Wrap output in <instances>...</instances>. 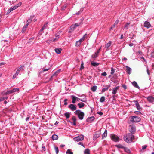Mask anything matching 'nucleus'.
Returning <instances> with one entry per match:
<instances>
[{"mask_svg": "<svg viewBox=\"0 0 154 154\" xmlns=\"http://www.w3.org/2000/svg\"><path fill=\"white\" fill-rule=\"evenodd\" d=\"M147 147V146L146 145H143L142 146V149H146Z\"/></svg>", "mask_w": 154, "mask_h": 154, "instance_id": "6e6d98bb", "label": "nucleus"}, {"mask_svg": "<svg viewBox=\"0 0 154 154\" xmlns=\"http://www.w3.org/2000/svg\"><path fill=\"white\" fill-rule=\"evenodd\" d=\"M101 75L103 76H105L107 75V74L106 72H104L103 73H102L101 74Z\"/></svg>", "mask_w": 154, "mask_h": 154, "instance_id": "603ef678", "label": "nucleus"}, {"mask_svg": "<svg viewBox=\"0 0 154 154\" xmlns=\"http://www.w3.org/2000/svg\"><path fill=\"white\" fill-rule=\"evenodd\" d=\"M141 120L140 118L138 116H133L131 117L130 121L131 122H140Z\"/></svg>", "mask_w": 154, "mask_h": 154, "instance_id": "7ed1b4c3", "label": "nucleus"}, {"mask_svg": "<svg viewBox=\"0 0 154 154\" xmlns=\"http://www.w3.org/2000/svg\"><path fill=\"white\" fill-rule=\"evenodd\" d=\"M119 88V86H117L116 87H115L112 89V93L113 94H115L117 92Z\"/></svg>", "mask_w": 154, "mask_h": 154, "instance_id": "ddd939ff", "label": "nucleus"}, {"mask_svg": "<svg viewBox=\"0 0 154 154\" xmlns=\"http://www.w3.org/2000/svg\"><path fill=\"white\" fill-rule=\"evenodd\" d=\"M101 47L96 52L97 53L99 54V53L100 52V50H101Z\"/></svg>", "mask_w": 154, "mask_h": 154, "instance_id": "052dcab7", "label": "nucleus"}, {"mask_svg": "<svg viewBox=\"0 0 154 154\" xmlns=\"http://www.w3.org/2000/svg\"><path fill=\"white\" fill-rule=\"evenodd\" d=\"M111 139L114 141L118 142L119 141V138L118 136L114 134H112L111 135Z\"/></svg>", "mask_w": 154, "mask_h": 154, "instance_id": "20e7f679", "label": "nucleus"}, {"mask_svg": "<svg viewBox=\"0 0 154 154\" xmlns=\"http://www.w3.org/2000/svg\"><path fill=\"white\" fill-rule=\"evenodd\" d=\"M122 87H123V88H124L125 89L127 88V86L126 85H123Z\"/></svg>", "mask_w": 154, "mask_h": 154, "instance_id": "13d9d810", "label": "nucleus"}, {"mask_svg": "<svg viewBox=\"0 0 154 154\" xmlns=\"http://www.w3.org/2000/svg\"><path fill=\"white\" fill-rule=\"evenodd\" d=\"M81 44V43L79 41L76 42L75 45L76 46H79Z\"/></svg>", "mask_w": 154, "mask_h": 154, "instance_id": "c03bdc74", "label": "nucleus"}, {"mask_svg": "<svg viewBox=\"0 0 154 154\" xmlns=\"http://www.w3.org/2000/svg\"><path fill=\"white\" fill-rule=\"evenodd\" d=\"M48 23V22H47L42 27L40 31H42L44 29H45L47 28V25Z\"/></svg>", "mask_w": 154, "mask_h": 154, "instance_id": "bb28decb", "label": "nucleus"}, {"mask_svg": "<svg viewBox=\"0 0 154 154\" xmlns=\"http://www.w3.org/2000/svg\"><path fill=\"white\" fill-rule=\"evenodd\" d=\"M80 100L83 102H85L86 101V98L85 97L82 99H80Z\"/></svg>", "mask_w": 154, "mask_h": 154, "instance_id": "37998d69", "label": "nucleus"}, {"mask_svg": "<svg viewBox=\"0 0 154 154\" xmlns=\"http://www.w3.org/2000/svg\"><path fill=\"white\" fill-rule=\"evenodd\" d=\"M112 44V42L110 41H109L106 45L104 48H106V51H107L109 49V47Z\"/></svg>", "mask_w": 154, "mask_h": 154, "instance_id": "9d476101", "label": "nucleus"}, {"mask_svg": "<svg viewBox=\"0 0 154 154\" xmlns=\"http://www.w3.org/2000/svg\"><path fill=\"white\" fill-rule=\"evenodd\" d=\"M132 84L135 87L138 89L140 88V87L138 85L137 83L135 81H134L132 82Z\"/></svg>", "mask_w": 154, "mask_h": 154, "instance_id": "f3484780", "label": "nucleus"}, {"mask_svg": "<svg viewBox=\"0 0 154 154\" xmlns=\"http://www.w3.org/2000/svg\"><path fill=\"white\" fill-rule=\"evenodd\" d=\"M12 93V92L11 90L8 91L6 92V94H11Z\"/></svg>", "mask_w": 154, "mask_h": 154, "instance_id": "864d4df0", "label": "nucleus"}, {"mask_svg": "<svg viewBox=\"0 0 154 154\" xmlns=\"http://www.w3.org/2000/svg\"><path fill=\"white\" fill-rule=\"evenodd\" d=\"M23 68H24V66H21L20 67V68H18L17 69L16 71L17 72H18V73H19L20 71L23 70Z\"/></svg>", "mask_w": 154, "mask_h": 154, "instance_id": "473e14b6", "label": "nucleus"}, {"mask_svg": "<svg viewBox=\"0 0 154 154\" xmlns=\"http://www.w3.org/2000/svg\"><path fill=\"white\" fill-rule=\"evenodd\" d=\"M78 144L79 145H81L84 147H85L83 145V144L81 142H79L78 143Z\"/></svg>", "mask_w": 154, "mask_h": 154, "instance_id": "4d7b16f0", "label": "nucleus"}, {"mask_svg": "<svg viewBox=\"0 0 154 154\" xmlns=\"http://www.w3.org/2000/svg\"><path fill=\"white\" fill-rule=\"evenodd\" d=\"M79 25L80 24L78 23H75L74 25H72L70 27V29L73 31L75 29L76 27L79 26Z\"/></svg>", "mask_w": 154, "mask_h": 154, "instance_id": "f8f14e48", "label": "nucleus"}, {"mask_svg": "<svg viewBox=\"0 0 154 154\" xmlns=\"http://www.w3.org/2000/svg\"><path fill=\"white\" fill-rule=\"evenodd\" d=\"M107 136V131L106 130H105L104 133L102 135V139H103L104 137H106Z\"/></svg>", "mask_w": 154, "mask_h": 154, "instance_id": "a878e982", "label": "nucleus"}, {"mask_svg": "<svg viewBox=\"0 0 154 154\" xmlns=\"http://www.w3.org/2000/svg\"><path fill=\"white\" fill-rule=\"evenodd\" d=\"M94 119V116H92L89 118L88 119V121H92Z\"/></svg>", "mask_w": 154, "mask_h": 154, "instance_id": "58836bf2", "label": "nucleus"}, {"mask_svg": "<svg viewBox=\"0 0 154 154\" xmlns=\"http://www.w3.org/2000/svg\"><path fill=\"white\" fill-rule=\"evenodd\" d=\"M105 100V98L104 97H102L100 99V101L101 103H103L104 101Z\"/></svg>", "mask_w": 154, "mask_h": 154, "instance_id": "c9c22d12", "label": "nucleus"}, {"mask_svg": "<svg viewBox=\"0 0 154 154\" xmlns=\"http://www.w3.org/2000/svg\"><path fill=\"white\" fill-rule=\"evenodd\" d=\"M100 132L99 131H97L96 132L94 136V140H95L97 138L100 137Z\"/></svg>", "mask_w": 154, "mask_h": 154, "instance_id": "0eeeda50", "label": "nucleus"}, {"mask_svg": "<svg viewBox=\"0 0 154 154\" xmlns=\"http://www.w3.org/2000/svg\"><path fill=\"white\" fill-rule=\"evenodd\" d=\"M118 22H119L118 20H116V22H115V23L113 25V27H111V29H112L113 27H115V26L116 25H117V24H118Z\"/></svg>", "mask_w": 154, "mask_h": 154, "instance_id": "a19ab883", "label": "nucleus"}, {"mask_svg": "<svg viewBox=\"0 0 154 154\" xmlns=\"http://www.w3.org/2000/svg\"><path fill=\"white\" fill-rule=\"evenodd\" d=\"M30 17V18L27 21V23L29 24L32 21V20L33 17V16L32 17L31 16Z\"/></svg>", "mask_w": 154, "mask_h": 154, "instance_id": "2f4dec72", "label": "nucleus"}, {"mask_svg": "<svg viewBox=\"0 0 154 154\" xmlns=\"http://www.w3.org/2000/svg\"><path fill=\"white\" fill-rule=\"evenodd\" d=\"M68 100L67 99H66L64 100V105H66L67 104V101Z\"/></svg>", "mask_w": 154, "mask_h": 154, "instance_id": "3c124183", "label": "nucleus"}, {"mask_svg": "<svg viewBox=\"0 0 154 154\" xmlns=\"http://www.w3.org/2000/svg\"><path fill=\"white\" fill-rule=\"evenodd\" d=\"M126 68V71L127 73L128 74H130L131 73V69L130 67H128V66H125Z\"/></svg>", "mask_w": 154, "mask_h": 154, "instance_id": "2eb2a0df", "label": "nucleus"}, {"mask_svg": "<svg viewBox=\"0 0 154 154\" xmlns=\"http://www.w3.org/2000/svg\"><path fill=\"white\" fill-rule=\"evenodd\" d=\"M72 119L73 121V122H75L76 121V119L75 117L73 116L72 118Z\"/></svg>", "mask_w": 154, "mask_h": 154, "instance_id": "09e8293b", "label": "nucleus"}, {"mask_svg": "<svg viewBox=\"0 0 154 154\" xmlns=\"http://www.w3.org/2000/svg\"><path fill=\"white\" fill-rule=\"evenodd\" d=\"M110 87V85H107L106 87L105 88H103L102 89V93H103L105 91L107 90Z\"/></svg>", "mask_w": 154, "mask_h": 154, "instance_id": "a211bd4d", "label": "nucleus"}, {"mask_svg": "<svg viewBox=\"0 0 154 154\" xmlns=\"http://www.w3.org/2000/svg\"><path fill=\"white\" fill-rule=\"evenodd\" d=\"M74 113L75 115H77L79 119L80 120H82L83 119L84 116V113L81 111L80 110H78L76 111Z\"/></svg>", "mask_w": 154, "mask_h": 154, "instance_id": "f03ea898", "label": "nucleus"}, {"mask_svg": "<svg viewBox=\"0 0 154 154\" xmlns=\"http://www.w3.org/2000/svg\"><path fill=\"white\" fill-rule=\"evenodd\" d=\"M130 23H126L124 26V29H125L126 30H127L128 29V26L130 24Z\"/></svg>", "mask_w": 154, "mask_h": 154, "instance_id": "72a5a7b5", "label": "nucleus"}, {"mask_svg": "<svg viewBox=\"0 0 154 154\" xmlns=\"http://www.w3.org/2000/svg\"><path fill=\"white\" fill-rule=\"evenodd\" d=\"M29 24L27 23L26 25H24V26L23 27L24 28H26L29 25Z\"/></svg>", "mask_w": 154, "mask_h": 154, "instance_id": "680f3d73", "label": "nucleus"}, {"mask_svg": "<svg viewBox=\"0 0 154 154\" xmlns=\"http://www.w3.org/2000/svg\"><path fill=\"white\" fill-rule=\"evenodd\" d=\"M61 69H59L57 71H56L53 75L51 77L52 78L53 76H57L60 72Z\"/></svg>", "mask_w": 154, "mask_h": 154, "instance_id": "aec40b11", "label": "nucleus"}, {"mask_svg": "<svg viewBox=\"0 0 154 154\" xmlns=\"http://www.w3.org/2000/svg\"><path fill=\"white\" fill-rule=\"evenodd\" d=\"M134 139V137L133 135L130 133H128L125 135L124 137V140L125 141L130 143L132 142Z\"/></svg>", "mask_w": 154, "mask_h": 154, "instance_id": "f257e3e1", "label": "nucleus"}, {"mask_svg": "<svg viewBox=\"0 0 154 154\" xmlns=\"http://www.w3.org/2000/svg\"><path fill=\"white\" fill-rule=\"evenodd\" d=\"M147 100L150 102H154V97L152 96H149L147 98Z\"/></svg>", "mask_w": 154, "mask_h": 154, "instance_id": "4468645a", "label": "nucleus"}, {"mask_svg": "<svg viewBox=\"0 0 154 154\" xmlns=\"http://www.w3.org/2000/svg\"><path fill=\"white\" fill-rule=\"evenodd\" d=\"M84 153V154H90V150L88 149H85Z\"/></svg>", "mask_w": 154, "mask_h": 154, "instance_id": "e433bc0d", "label": "nucleus"}, {"mask_svg": "<svg viewBox=\"0 0 154 154\" xmlns=\"http://www.w3.org/2000/svg\"><path fill=\"white\" fill-rule=\"evenodd\" d=\"M97 88V87L96 86H93L91 88V89L92 90V91L93 92L95 91Z\"/></svg>", "mask_w": 154, "mask_h": 154, "instance_id": "f704fd0d", "label": "nucleus"}, {"mask_svg": "<svg viewBox=\"0 0 154 154\" xmlns=\"http://www.w3.org/2000/svg\"><path fill=\"white\" fill-rule=\"evenodd\" d=\"M26 30V28H25L23 27L22 30V31L23 32H24Z\"/></svg>", "mask_w": 154, "mask_h": 154, "instance_id": "bf43d9fd", "label": "nucleus"}, {"mask_svg": "<svg viewBox=\"0 0 154 154\" xmlns=\"http://www.w3.org/2000/svg\"><path fill=\"white\" fill-rule=\"evenodd\" d=\"M58 136L56 134H54L52 136V138L53 140H56L58 139Z\"/></svg>", "mask_w": 154, "mask_h": 154, "instance_id": "4be33fe9", "label": "nucleus"}, {"mask_svg": "<svg viewBox=\"0 0 154 154\" xmlns=\"http://www.w3.org/2000/svg\"><path fill=\"white\" fill-rule=\"evenodd\" d=\"M84 68V67L83 66V62H82V63L81 64V65L80 69L82 70V69H83Z\"/></svg>", "mask_w": 154, "mask_h": 154, "instance_id": "5fc2aeb1", "label": "nucleus"}, {"mask_svg": "<svg viewBox=\"0 0 154 154\" xmlns=\"http://www.w3.org/2000/svg\"><path fill=\"white\" fill-rule=\"evenodd\" d=\"M29 117H27L26 119V121H27L29 120Z\"/></svg>", "mask_w": 154, "mask_h": 154, "instance_id": "774afa93", "label": "nucleus"}, {"mask_svg": "<svg viewBox=\"0 0 154 154\" xmlns=\"http://www.w3.org/2000/svg\"><path fill=\"white\" fill-rule=\"evenodd\" d=\"M98 53H97V52L95 53V54H93L91 56V57L93 58H95L97 57L98 56Z\"/></svg>", "mask_w": 154, "mask_h": 154, "instance_id": "393cba45", "label": "nucleus"}, {"mask_svg": "<svg viewBox=\"0 0 154 154\" xmlns=\"http://www.w3.org/2000/svg\"><path fill=\"white\" fill-rule=\"evenodd\" d=\"M70 113L69 112H66L64 113V115L66 119H68L70 116Z\"/></svg>", "mask_w": 154, "mask_h": 154, "instance_id": "7c9ffc66", "label": "nucleus"}, {"mask_svg": "<svg viewBox=\"0 0 154 154\" xmlns=\"http://www.w3.org/2000/svg\"><path fill=\"white\" fill-rule=\"evenodd\" d=\"M55 150L56 152V154H58L59 152V149L58 147H55Z\"/></svg>", "mask_w": 154, "mask_h": 154, "instance_id": "49530a36", "label": "nucleus"}, {"mask_svg": "<svg viewBox=\"0 0 154 154\" xmlns=\"http://www.w3.org/2000/svg\"><path fill=\"white\" fill-rule=\"evenodd\" d=\"M97 113L98 114H99L100 115H102L103 114V113L101 112H98Z\"/></svg>", "mask_w": 154, "mask_h": 154, "instance_id": "69168bd1", "label": "nucleus"}, {"mask_svg": "<svg viewBox=\"0 0 154 154\" xmlns=\"http://www.w3.org/2000/svg\"><path fill=\"white\" fill-rule=\"evenodd\" d=\"M129 130L131 133H134L135 132V128L134 126H130L129 127Z\"/></svg>", "mask_w": 154, "mask_h": 154, "instance_id": "6e6552de", "label": "nucleus"}, {"mask_svg": "<svg viewBox=\"0 0 154 154\" xmlns=\"http://www.w3.org/2000/svg\"><path fill=\"white\" fill-rule=\"evenodd\" d=\"M144 26L147 28H149L151 27V25L149 22L146 21L144 23Z\"/></svg>", "mask_w": 154, "mask_h": 154, "instance_id": "1a4fd4ad", "label": "nucleus"}, {"mask_svg": "<svg viewBox=\"0 0 154 154\" xmlns=\"http://www.w3.org/2000/svg\"><path fill=\"white\" fill-rule=\"evenodd\" d=\"M49 69V68L48 69H44L43 71H48Z\"/></svg>", "mask_w": 154, "mask_h": 154, "instance_id": "0e129e2a", "label": "nucleus"}, {"mask_svg": "<svg viewBox=\"0 0 154 154\" xmlns=\"http://www.w3.org/2000/svg\"><path fill=\"white\" fill-rule=\"evenodd\" d=\"M62 50L61 48H55V52L57 54H60L61 53Z\"/></svg>", "mask_w": 154, "mask_h": 154, "instance_id": "5701e85b", "label": "nucleus"}, {"mask_svg": "<svg viewBox=\"0 0 154 154\" xmlns=\"http://www.w3.org/2000/svg\"><path fill=\"white\" fill-rule=\"evenodd\" d=\"M91 64L94 66H97L99 65V63H97L92 62H91Z\"/></svg>", "mask_w": 154, "mask_h": 154, "instance_id": "c85d7f7f", "label": "nucleus"}, {"mask_svg": "<svg viewBox=\"0 0 154 154\" xmlns=\"http://www.w3.org/2000/svg\"><path fill=\"white\" fill-rule=\"evenodd\" d=\"M18 74L19 73L16 71V73L13 75L12 77L13 79H14L15 78H16V77L18 76Z\"/></svg>", "mask_w": 154, "mask_h": 154, "instance_id": "4c0bfd02", "label": "nucleus"}, {"mask_svg": "<svg viewBox=\"0 0 154 154\" xmlns=\"http://www.w3.org/2000/svg\"><path fill=\"white\" fill-rule=\"evenodd\" d=\"M66 153L67 154H73V152H71V150L70 149H68L67 150Z\"/></svg>", "mask_w": 154, "mask_h": 154, "instance_id": "ea45409f", "label": "nucleus"}, {"mask_svg": "<svg viewBox=\"0 0 154 154\" xmlns=\"http://www.w3.org/2000/svg\"><path fill=\"white\" fill-rule=\"evenodd\" d=\"M68 107L70 108L72 111H74L76 109V107L73 104H71L69 105Z\"/></svg>", "mask_w": 154, "mask_h": 154, "instance_id": "9b49d317", "label": "nucleus"}, {"mask_svg": "<svg viewBox=\"0 0 154 154\" xmlns=\"http://www.w3.org/2000/svg\"><path fill=\"white\" fill-rule=\"evenodd\" d=\"M56 35V37L54 39L52 40V41H54L57 40L59 38V36L58 35Z\"/></svg>", "mask_w": 154, "mask_h": 154, "instance_id": "de8ad7c7", "label": "nucleus"}, {"mask_svg": "<svg viewBox=\"0 0 154 154\" xmlns=\"http://www.w3.org/2000/svg\"><path fill=\"white\" fill-rule=\"evenodd\" d=\"M83 139L84 136L83 135L79 136L73 138V140L77 142L82 140Z\"/></svg>", "mask_w": 154, "mask_h": 154, "instance_id": "39448f33", "label": "nucleus"}, {"mask_svg": "<svg viewBox=\"0 0 154 154\" xmlns=\"http://www.w3.org/2000/svg\"><path fill=\"white\" fill-rule=\"evenodd\" d=\"M17 7L16 6H15V5L13 7H11L8 10V11L7 12V14H8L9 13L13 10H14L15 9H16V8H17Z\"/></svg>", "mask_w": 154, "mask_h": 154, "instance_id": "dca6fc26", "label": "nucleus"}, {"mask_svg": "<svg viewBox=\"0 0 154 154\" xmlns=\"http://www.w3.org/2000/svg\"><path fill=\"white\" fill-rule=\"evenodd\" d=\"M124 149L125 152H127L128 153H130L131 152L130 150L127 147H124Z\"/></svg>", "mask_w": 154, "mask_h": 154, "instance_id": "b1692460", "label": "nucleus"}, {"mask_svg": "<svg viewBox=\"0 0 154 154\" xmlns=\"http://www.w3.org/2000/svg\"><path fill=\"white\" fill-rule=\"evenodd\" d=\"M87 34H85V35H84V36L81 38V39L79 40V41L81 43L84 40L85 38L86 37Z\"/></svg>", "mask_w": 154, "mask_h": 154, "instance_id": "cd10ccee", "label": "nucleus"}, {"mask_svg": "<svg viewBox=\"0 0 154 154\" xmlns=\"http://www.w3.org/2000/svg\"><path fill=\"white\" fill-rule=\"evenodd\" d=\"M79 108H81L85 106V104L83 103H78L77 104Z\"/></svg>", "mask_w": 154, "mask_h": 154, "instance_id": "412c9836", "label": "nucleus"}, {"mask_svg": "<svg viewBox=\"0 0 154 154\" xmlns=\"http://www.w3.org/2000/svg\"><path fill=\"white\" fill-rule=\"evenodd\" d=\"M19 88H14L13 90H11L12 92L13 93L15 92L16 91H19Z\"/></svg>", "mask_w": 154, "mask_h": 154, "instance_id": "79ce46f5", "label": "nucleus"}, {"mask_svg": "<svg viewBox=\"0 0 154 154\" xmlns=\"http://www.w3.org/2000/svg\"><path fill=\"white\" fill-rule=\"evenodd\" d=\"M71 97L72 98V102L74 104L75 103L76 101H79L80 98H78L76 96L74 95H72Z\"/></svg>", "mask_w": 154, "mask_h": 154, "instance_id": "423d86ee", "label": "nucleus"}, {"mask_svg": "<svg viewBox=\"0 0 154 154\" xmlns=\"http://www.w3.org/2000/svg\"><path fill=\"white\" fill-rule=\"evenodd\" d=\"M4 100V98L3 97H1L0 98V102L3 101Z\"/></svg>", "mask_w": 154, "mask_h": 154, "instance_id": "e2e57ef3", "label": "nucleus"}, {"mask_svg": "<svg viewBox=\"0 0 154 154\" xmlns=\"http://www.w3.org/2000/svg\"><path fill=\"white\" fill-rule=\"evenodd\" d=\"M134 102L135 103V104L136 107L137 108V109L138 110H140V105H139V103L137 101H134Z\"/></svg>", "mask_w": 154, "mask_h": 154, "instance_id": "6ab92c4d", "label": "nucleus"}, {"mask_svg": "<svg viewBox=\"0 0 154 154\" xmlns=\"http://www.w3.org/2000/svg\"><path fill=\"white\" fill-rule=\"evenodd\" d=\"M115 146L117 148H122L124 149V147L121 144L116 145H115Z\"/></svg>", "mask_w": 154, "mask_h": 154, "instance_id": "c756f323", "label": "nucleus"}, {"mask_svg": "<svg viewBox=\"0 0 154 154\" xmlns=\"http://www.w3.org/2000/svg\"><path fill=\"white\" fill-rule=\"evenodd\" d=\"M111 74H113L115 72V70L113 67H112L111 69Z\"/></svg>", "mask_w": 154, "mask_h": 154, "instance_id": "a18cd8bd", "label": "nucleus"}, {"mask_svg": "<svg viewBox=\"0 0 154 154\" xmlns=\"http://www.w3.org/2000/svg\"><path fill=\"white\" fill-rule=\"evenodd\" d=\"M59 123V122L58 121H56L54 124V125H57Z\"/></svg>", "mask_w": 154, "mask_h": 154, "instance_id": "338daca9", "label": "nucleus"}, {"mask_svg": "<svg viewBox=\"0 0 154 154\" xmlns=\"http://www.w3.org/2000/svg\"><path fill=\"white\" fill-rule=\"evenodd\" d=\"M22 3L21 2H19L17 4L15 5V6H16L17 8L18 7L20 6L21 5Z\"/></svg>", "mask_w": 154, "mask_h": 154, "instance_id": "8fccbe9b", "label": "nucleus"}]
</instances>
